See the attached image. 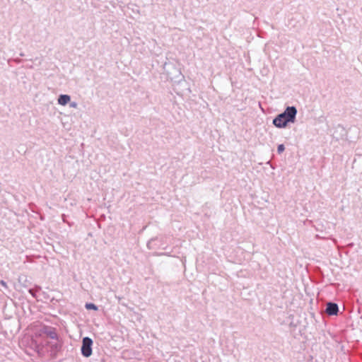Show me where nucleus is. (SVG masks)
Returning <instances> with one entry per match:
<instances>
[{"mask_svg":"<svg viewBox=\"0 0 362 362\" xmlns=\"http://www.w3.org/2000/svg\"><path fill=\"white\" fill-rule=\"evenodd\" d=\"M296 107L288 106L273 119V124L277 128H285L288 123H293L296 121Z\"/></svg>","mask_w":362,"mask_h":362,"instance_id":"f257e3e1","label":"nucleus"},{"mask_svg":"<svg viewBox=\"0 0 362 362\" xmlns=\"http://www.w3.org/2000/svg\"><path fill=\"white\" fill-rule=\"evenodd\" d=\"M93 341L90 338L86 337L82 340L81 354L85 357H89L92 354Z\"/></svg>","mask_w":362,"mask_h":362,"instance_id":"f03ea898","label":"nucleus"},{"mask_svg":"<svg viewBox=\"0 0 362 362\" xmlns=\"http://www.w3.org/2000/svg\"><path fill=\"white\" fill-rule=\"evenodd\" d=\"M339 311V308L337 303L329 302L327 304L326 313L329 315H337Z\"/></svg>","mask_w":362,"mask_h":362,"instance_id":"7ed1b4c3","label":"nucleus"},{"mask_svg":"<svg viewBox=\"0 0 362 362\" xmlns=\"http://www.w3.org/2000/svg\"><path fill=\"white\" fill-rule=\"evenodd\" d=\"M71 100V97L69 95L62 94L59 96L57 102L61 105H67Z\"/></svg>","mask_w":362,"mask_h":362,"instance_id":"20e7f679","label":"nucleus"},{"mask_svg":"<svg viewBox=\"0 0 362 362\" xmlns=\"http://www.w3.org/2000/svg\"><path fill=\"white\" fill-rule=\"evenodd\" d=\"M86 308L88 310H98V307L95 304H93V303H86Z\"/></svg>","mask_w":362,"mask_h":362,"instance_id":"39448f33","label":"nucleus"},{"mask_svg":"<svg viewBox=\"0 0 362 362\" xmlns=\"http://www.w3.org/2000/svg\"><path fill=\"white\" fill-rule=\"evenodd\" d=\"M285 149L284 144H279L277 147V151L279 153H281Z\"/></svg>","mask_w":362,"mask_h":362,"instance_id":"423d86ee","label":"nucleus"},{"mask_svg":"<svg viewBox=\"0 0 362 362\" xmlns=\"http://www.w3.org/2000/svg\"><path fill=\"white\" fill-rule=\"evenodd\" d=\"M69 106L73 108H76L78 106V104L76 102H71V103H70Z\"/></svg>","mask_w":362,"mask_h":362,"instance_id":"0eeeda50","label":"nucleus"},{"mask_svg":"<svg viewBox=\"0 0 362 362\" xmlns=\"http://www.w3.org/2000/svg\"><path fill=\"white\" fill-rule=\"evenodd\" d=\"M0 284L4 287L5 288H7L8 286H7V284L6 283V281H4V280H1L0 281Z\"/></svg>","mask_w":362,"mask_h":362,"instance_id":"6e6552de","label":"nucleus"},{"mask_svg":"<svg viewBox=\"0 0 362 362\" xmlns=\"http://www.w3.org/2000/svg\"><path fill=\"white\" fill-rule=\"evenodd\" d=\"M29 293L33 296L35 297V291L33 289H29Z\"/></svg>","mask_w":362,"mask_h":362,"instance_id":"1a4fd4ad","label":"nucleus"}]
</instances>
